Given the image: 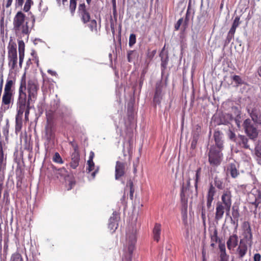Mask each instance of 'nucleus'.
<instances>
[{
  "instance_id": "obj_1",
  "label": "nucleus",
  "mask_w": 261,
  "mask_h": 261,
  "mask_svg": "<svg viewBox=\"0 0 261 261\" xmlns=\"http://www.w3.org/2000/svg\"><path fill=\"white\" fill-rule=\"evenodd\" d=\"M21 88L22 91L27 95V100L34 102L37 99L39 89L37 80L35 79H31L28 81L27 83L25 73H24L20 81L18 89V95H20Z\"/></svg>"
},
{
  "instance_id": "obj_2",
  "label": "nucleus",
  "mask_w": 261,
  "mask_h": 261,
  "mask_svg": "<svg viewBox=\"0 0 261 261\" xmlns=\"http://www.w3.org/2000/svg\"><path fill=\"white\" fill-rule=\"evenodd\" d=\"M221 201H218L216 205L215 216L216 221L221 220L225 212L227 215L229 213L232 205L231 192L228 189L224 190L221 195Z\"/></svg>"
},
{
  "instance_id": "obj_3",
  "label": "nucleus",
  "mask_w": 261,
  "mask_h": 261,
  "mask_svg": "<svg viewBox=\"0 0 261 261\" xmlns=\"http://www.w3.org/2000/svg\"><path fill=\"white\" fill-rule=\"evenodd\" d=\"M136 234V230L133 227L129 228L126 231V245L123 249L122 261H132L133 253L137 241Z\"/></svg>"
},
{
  "instance_id": "obj_4",
  "label": "nucleus",
  "mask_w": 261,
  "mask_h": 261,
  "mask_svg": "<svg viewBox=\"0 0 261 261\" xmlns=\"http://www.w3.org/2000/svg\"><path fill=\"white\" fill-rule=\"evenodd\" d=\"M25 15L21 11L18 12L13 19V30L17 36L28 35L30 33L28 22L25 21Z\"/></svg>"
},
{
  "instance_id": "obj_5",
  "label": "nucleus",
  "mask_w": 261,
  "mask_h": 261,
  "mask_svg": "<svg viewBox=\"0 0 261 261\" xmlns=\"http://www.w3.org/2000/svg\"><path fill=\"white\" fill-rule=\"evenodd\" d=\"M31 103L32 101L27 100V95L24 94L21 88L20 95H18L16 102V114L21 118H22L24 113V116H29ZM33 103L34 102H33Z\"/></svg>"
},
{
  "instance_id": "obj_6",
  "label": "nucleus",
  "mask_w": 261,
  "mask_h": 261,
  "mask_svg": "<svg viewBox=\"0 0 261 261\" xmlns=\"http://www.w3.org/2000/svg\"><path fill=\"white\" fill-rule=\"evenodd\" d=\"M8 66L11 70H16L17 67L18 58L16 44L11 40L8 46Z\"/></svg>"
},
{
  "instance_id": "obj_7",
  "label": "nucleus",
  "mask_w": 261,
  "mask_h": 261,
  "mask_svg": "<svg viewBox=\"0 0 261 261\" xmlns=\"http://www.w3.org/2000/svg\"><path fill=\"white\" fill-rule=\"evenodd\" d=\"M221 150L217 149L215 147H211L208 152V162L211 166L216 167L219 166L221 162L223 156Z\"/></svg>"
},
{
  "instance_id": "obj_8",
  "label": "nucleus",
  "mask_w": 261,
  "mask_h": 261,
  "mask_svg": "<svg viewBox=\"0 0 261 261\" xmlns=\"http://www.w3.org/2000/svg\"><path fill=\"white\" fill-rule=\"evenodd\" d=\"M77 14L81 21L84 23H87L91 19L89 9L86 6L84 1L80 3L77 8Z\"/></svg>"
},
{
  "instance_id": "obj_9",
  "label": "nucleus",
  "mask_w": 261,
  "mask_h": 261,
  "mask_svg": "<svg viewBox=\"0 0 261 261\" xmlns=\"http://www.w3.org/2000/svg\"><path fill=\"white\" fill-rule=\"evenodd\" d=\"M252 119H246L244 120L243 126L245 129L246 134L251 139H254L257 138L258 136V130L252 122Z\"/></svg>"
},
{
  "instance_id": "obj_10",
  "label": "nucleus",
  "mask_w": 261,
  "mask_h": 261,
  "mask_svg": "<svg viewBox=\"0 0 261 261\" xmlns=\"http://www.w3.org/2000/svg\"><path fill=\"white\" fill-rule=\"evenodd\" d=\"M61 111V116L64 118L65 115H67V109L65 107L60 108L58 102H56V106H52V110H49L46 112V117L47 119L48 124L51 123L50 121L53 120L54 113L56 112L57 111Z\"/></svg>"
},
{
  "instance_id": "obj_11",
  "label": "nucleus",
  "mask_w": 261,
  "mask_h": 261,
  "mask_svg": "<svg viewBox=\"0 0 261 261\" xmlns=\"http://www.w3.org/2000/svg\"><path fill=\"white\" fill-rule=\"evenodd\" d=\"M15 93L4 91L2 98V107L5 110H8L12 105L14 100Z\"/></svg>"
},
{
  "instance_id": "obj_12",
  "label": "nucleus",
  "mask_w": 261,
  "mask_h": 261,
  "mask_svg": "<svg viewBox=\"0 0 261 261\" xmlns=\"http://www.w3.org/2000/svg\"><path fill=\"white\" fill-rule=\"evenodd\" d=\"M241 228L243 236L242 240H244L246 242L248 241L251 242L253 236L250 223L248 221L243 222L242 224Z\"/></svg>"
},
{
  "instance_id": "obj_13",
  "label": "nucleus",
  "mask_w": 261,
  "mask_h": 261,
  "mask_svg": "<svg viewBox=\"0 0 261 261\" xmlns=\"http://www.w3.org/2000/svg\"><path fill=\"white\" fill-rule=\"evenodd\" d=\"M245 241L241 239L240 244L236 250V254L238 255V258L242 259L246 254L248 247Z\"/></svg>"
},
{
  "instance_id": "obj_14",
  "label": "nucleus",
  "mask_w": 261,
  "mask_h": 261,
  "mask_svg": "<svg viewBox=\"0 0 261 261\" xmlns=\"http://www.w3.org/2000/svg\"><path fill=\"white\" fill-rule=\"evenodd\" d=\"M216 193L215 187L211 184L206 194V206L210 209L212 206V202L214 199V196Z\"/></svg>"
},
{
  "instance_id": "obj_15",
  "label": "nucleus",
  "mask_w": 261,
  "mask_h": 261,
  "mask_svg": "<svg viewBox=\"0 0 261 261\" xmlns=\"http://www.w3.org/2000/svg\"><path fill=\"white\" fill-rule=\"evenodd\" d=\"M125 163L117 161L115 166V178L118 179L125 174Z\"/></svg>"
},
{
  "instance_id": "obj_16",
  "label": "nucleus",
  "mask_w": 261,
  "mask_h": 261,
  "mask_svg": "<svg viewBox=\"0 0 261 261\" xmlns=\"http://www.w3.org/2000/svg\"><path fill=\"white\" fill-rule=\"evenodd\" d=\"M248 113L255 123L261 125V115L257 109L254 108L251 110L248 109Z\"/></svg>"
},
{
  "instance_id": "obj_17",
  "label": "nucleus",
  "mask_w": 261,
  "mask_h": 261,
  "mask_svg": "<svg viewBox=\"0 0 261 261\" xmlns=\"http://www.w3.org/2000/svg\"><path fill=\"white\" fill-rule=\"evenodd\" d=\"M18 51H19V67L22 68L23 59L24 58L25 44L23 40H18Z\"/></svg>"
},
{
  "instance_id": "obj_18",
  "label": "nucleus",
  "mask_w": 261,
  "mask_h": 261,
  "mask_svg": "<svg viewBox=\"0 0 261 261\" xmlns=\"http://www.w3.org/2000/svg\"><path fill=\"white\" fill-rule=\"evenodd\" d=\"M238 237L237 234L230 236L226 242L228 249L233 250L238 246Z\"/></svg>"
},
{
  "instance_id": "obj_19",
  "label": "nucleus",
  "mask_w": 261,
  "mask_h": 261,
  "mask_svg": "<svg viewBox=\"0 0 261 261\" xmlns=\"http://www.w3.org/2000/svg\"><path fill=\"white\" fill-rule=\"evenodd\" d=\"M162 89L163 85L160 84H156L155 87V94L153 97V102L156 104H160L162 98Z\"/></svg>"
},
{
  "instance_id": "obj_20",
  "label": "nucleus",
  "mask_w": 261,
  "mask_h": 261,
  "mask_svg": "<svg viewBox=\"0 0 261 261\" xmlns=\"http://www.w3.org/2000/svg\"><path fill=\"white\" fill-rule=\"evenodd\" d=\"M16 79L14 77H8L6 80V83L4 87V91L7 92L15 93V85Z\"/></svg>"
},
{
  "instance_id": "obj_21",
  "label": "nucleus",
  "mask_w": 261,
  "mask_h": 261,
  "mask_svg": "<svg viewBox=\"0 0 261 261\" xmlns=\"http://www.w3.org/2000/svg\"><path fill=\"white\" fill-rule=\"evenodd\" d=\"M222 134L219 130H215L214 133V138L216 146L218 150H221L223 148V141L222 137Z\"/></svg>"
},
{
  "instance_id": "obj_22",
  "label": "nucleus",
  "mask_w": 261,
  "mask_h": 261,
  "mask_svg": "<svg viewBox=\"0 0 261 261\" xmlns=\"http://www.w3.org/2000/svg\"><path fill=\"white\" fill-rule=\"evenodd\" d=\"M162 231V225L159 223H155L152 229L153 240L158 242L160 240Z\"/></svg>"
},
{
  "instance_id": "obj_23",
  "label": "nucleus",
  "mask_w": 261,
  "mask_h": 261,
  "mask_svg": "<svg viewBox=\"0 0 261 261\" xmlns=\"http://www.w3.org/2000/svg\"><path fill=\"white\" fill-rule=\"evenodd\" d=\"M118 217L116 215L113 214V216L109 219L108 228L110 230L112 231V232H114L118 228Z\"/></svg>"
},
{
  "instance_id": "obj_24",
  "label": "nucleus",
  "mask_w": 261,
  "mask_h": 261,
  "mask_svg": "<svg viewBox=\"0 0 261 261\" xmlns=\"http://www.w3.org/2000/svg\"><path fill=\"white\" fill-rule=\"evenodd\" d=\"M80 155L78 152L74 151L71 155V161L70 163V167L73 169H75L79 165Z\"/></svg>"
},
{
  "instance_id": "obj_25",
  "label": "nucleus",
  "mask_w": 261,
  "mask_h": 261,
  "mask_svg": "<svg viewBox=\"0 0 261 261\" xmlns=\"http://www.w3.org/2000/svg\"><path fill=\"white\" fill-rule=\"evenodd\" d=\"M219 248L220 250V261H225L226 258H229V256L226 254V247L224 243H220L219 244Z\"/></svg>"
},
{
  "instance_id": "obj_26",
  "label": "nucleus",
  "mask_w": 261,
  "mask_h": 261,
  "mask_svg": "<svg viewBox=\"0 0 261 261\" xmlns=\"http://www.w3.org/2000/svg\"><path fill=\"white\" fill-rule=\"evenodd\" d=\"M227 172L229 173L232 178H236L239 174V172L237 169L236 165L234 163H230L227 169Z\"/></svg>"
},
{
  "instance_id": "obj_27",
  "label": "nucleus",
  "mask_w": 261,
  "mask_h": 261,
  "mask_svg": "<svg viewBox=\"0 0 261 261\" xmlns=\"http://www.w3.org/2000/svg\"><path fill=\"white\" fill-rule=\"evenodd\" d=\"M238 143L240 146L245 149H250V145L248 144V139L245 136L239 135L238 136Z\"/></svg>"
},
{
  "instance_id": "obj_28",
  "label": "nucleus",
  "mask_w": 261,
  "mask_h": 261,
  "mask_svg": "<svg viewBox=\"0 0 261 261\" xmlns=\"http://www.w3.org/2000/svg\"><path fill=\"white\" fill-rule=\"evenodd\" d=\"M202 169L201 167H198L195 171V174L194 177L195 181L194 187L195 190L197 191L198 190V184L200 182L201 180Z\"/></svg>"
},
{
  "instance_id": "obj_29",
  "label": "nucleus",
  "mask_w": 261,
  "mask_h": 261,
  "mask_svg": "<svg viewBox=\"0 0 261 261\" xmlns=\"http://www.w3.org/2000/svg\"><path fill=\"white\" fill-rule=\"evenodd\" d=\"M22 126V118H21L18 115L15 116V132L16 133L19 132Z\"/></svg>"
},
{
  "instance_id": "obj_30",
  "label": "nucleus",
  "mask_w": 261,
  "mask_h": 261,
  "mask_svg": "<svg viewBox=\"0 0 261 261\" xmlns=\"http://www.w3.org/2000/svg\"><path fill=\"white\" fill-rule=\"evenodd\" d=\"M54 173L56 174L57 178H59V176H65L67 174V171L66 168L63 167L59 169L54 168Z\"/></svg>"
},
{
  "instance_id": "obj_31",
  "label": "nucleus",
  "mask_w": 261,
  "mask_h": 261,
  "mask_svg": "<svg viewBox=\"0 0 261 261\" xmlns=\"http://www.w3.org/2000/svg\"><path fill=\"white\" fill-rule=\"evenodd\" d=\"M139 55L135 50H129L127 54V59L128 62H132L133 60L138 57Z\"/></svg>"
},
{
  "instance_id": "obj_32",
  "label": "nucleus",
  "mask_w": 261,
  "mask_h": 261,
  "mask_svg": "<svg viewBox=\"0 0 261 261\" xmlns=\"http://www.w3.org/2000/svg\"><path fill=\"white\" fill-rule=\"evenodd\" d=\"M45 133L48 139H51L54 136L53 126L51 123H49L45 127Z\"/></svg>"
},
{
  "instance_id": "obj_33",
  "label": "nucleus",
  "mask_w": 261,
  "mask_h": 261,
  "mask_svg": "<svg viewBox=\"0 0 261 261\" xmlns=\"http://www.w3.org/2000/svg\"><path fill=\"white\" fill-rule=\"evenodd\" d=\"M256 196H255V200L251 202V204L257 208L258 205L261 203V191L260 190H256Z\"/></svg>"
},
{
  "instance_id": "obj_34",
  "label": "nucleus",
  "mask_w": 261,
  "mask_h": 261,
  "mask_svg": "<svg viewBox=\"0 0 261 261\" xmlns=\"http://www.w3.org/2000/svg\"><path fill=\"white\" fill-rule=\"evenodd\" d=\"M88 22H89L88 27L90 31L97 34L98 32L97 21L95 19H90Z\"/></svg>"
},
{
  "instance_id": "obj_35",
  "label": "nucleus",
  "mask_w": 261,
  "mask_h": 261,
  "mask_svg": "<svg viewBox=\"0 0 261 261\" xmlns=\"http://www.w3.org/2000/svg\"><path fill=\"white\" fill-rule=\"evenodd\" d=\"M214 185L219 190H222L224 188V184L223 181L217 177L214 178Z\"/></svg>"
},
{
  "instance_id": "obj_36",
  "label": "nucleus",
  "mask_w": 261,
  "mask_h": 261,
  "mask_svg": "<svg viewBox=\"0 0 261 261\" xmlns=\"http://www.w3.org/2000/svg\"><path fill=\"white\" fill-rule=\"evenodd\" d=\"M232 216L233 218L234 219L237 220V222L238 221L239 218L240 217V213L239 210L238 208H235L234 207H233L232 208ZM238 226V223L237 222L236 229L237 228Z\"/></svg>"
},
{
  "instance_id": "obj_37",
  "label": "nucleus",
  "mask_w": 261,
  "mask_h": 261,
  "mask_svg": "<svg viewBox=\"0 0 261 261\" xmlns=\"http://www.w3.org/2000/svg\"><path fill=\"white\" fill-rule=\"evenodd\" d=\"M77 0H70L69 10L72 15H73L76 8Z\"/></svg>"
},
{
  "instance_id": "obj_38",
  "label": "nucleus",
  "mask_w": 261,
  "mask_h": 261,
  "mask_svg": "<svg viewBox=\"0 0 261 261\" xmlns=\"http://www.w3.org/2000/svg\"><path fill=\"white\" fill-rule=\"evenodd\" d=\"M211 242H217L219 239L218 236V231L217 228H215L213 232L210 234Z\"/></svg>"
},
{
  "instance_id": "obj_39",
  "label": "nucleus",
  "mask_w": 261,
  "mask_h": 261,
  "mask_svg": "<svg viewBox=\"0 0 261 261\" xmlns=\"http://www.w3.org/2000/svg\"><path fill=\"white\" fill-rule=\"evenodd\" d=\"M11 261H23L21 254L18 252H15L12 254Z\"/></svg>"
},
{
  "instance_id": "obj_40",
  "label": "nucleus",
  "mask_w": 261,
  "mask_h": 261,
  "mask_svg": "<svg viewBox=\"0 0 261 261\" xmlns=\"http://www.w3.org/2000/svg\"><path fill=\"white\" fill-rule=\"evenodd\" d=\"M53 161L57 163L63 164L64 163L61 155L58 152H56L53 156Z\"/></svg>"
},
{
  "instance_id": "obj_41",
  "label": "nucleus",
  "mask_w": 261,
  "mask_h": 261,
  "mask_svg": "<svg viewBox=\"0 0 261 261\" xmlns=\"http://www.w3.org/2000/svg\"><path fill=\"white\" fill-rule=\"evenodd\" d=\"M34 4L32 0H26L24 6L23 7V11L25 12H28L31 7V6Z\"/></svg>"
},
{
  "instance_id": "obj_42",
  "label": "nucleus",
  "mask_w": 261,
  "mask_h": 261,
  "mask_svg": "<svg viewBox=\"0 0 261 261\" xmlns=\"http://www.w3.org/2000/svg\"><path fill=\"white\" fill-rule=\"evenodd\" d=\"M168 62V58L167 56L165 58L161 57V68L162 71H164L166 69Z\"/></svg>"
},
{
  "instance_id": "obj_43",
  "label": "nucleus",
  "mask_w": 261,
  "mask_h": 261,
  "mask_svg": "<svg viewBox=\"0 0 261 261\" xmlns=\"http://www.w3.org/2000/svg\"><path fill=\"white\" fill-rule=\"evenodd\" d=\"M136 42V36L134 34H131L129 37L128 44L130 47L133 46Z\"/></svg>"
},
{
  "instance_id": "obj_44",
  "label": "nucleus",
  "mask_w": 261,
  "mask_h": 261,
  "mask_svg": "<svg viewBox=\"0 0 261 261\" xmlns=\"http://www.w3.org/2000/svg\"><path fill=\"white\" fill-rule=\"evenodd\" d=\"M255 153L257 157L261 158V141H258L257 145L256 146Z\"/></svg>"
},
{
  "instance_id": "obj_45",
  "label": "nucleus",
  "mask_w": 261,
  "mask_h": 261,
  "mask_svg": "<svg viewBox=\"0 0 261 261\" xmlns=\"http://www.w3.org/2000/svg\"><path fill=\"white\" fill-rule=\"evenodd\" d=\"M129 187V197L131 199H133V195L135 191L134 188L133 182L132 180H129L127 184Z\"/></svg>"
},
{
  "instance_id": "obj_46",
  "label": "nucleus",
  "mask_w": 261,
  "mask_h": 261,
  "mask_svg": "<svg viewBox=\"0 0 261 261\" xmlns=\"http://www.w3.org/2000/svg\"><path fill=\"white\" fill-rule=\"evenodd\" d=\"M156 53V50L155 49H154L153 50H150V49H148L147 53V58L149 60H151L155 55Z\"/></svg>"
},
{
  "instance_id": "obj_47",
  "label": "nucleus",
  "mask_w": 261,
  "mask_h": 261,
  "mask_svg": "<svg viewBox=\"0 0 261 261\" xmlns=\"http://www.w3.org/2000/svg\"><path fill=\"white\" fill-rule=\"evenodd\" d=\"M87 171L88 173H90L94 169L95 164L93 161H87Z\"/></svg>"
},
{
  "instance_id": "obj_48",
  "label": "nucleus",
  "mask_w": 261,
  "mask_h": 261,
  "mask_svg": "<svg viewBox=\"0 0 261 261\" xmlns=\"http://www.w3.org/2000/svg\"><path fill=\"white\" fill-rule=\"evenodd\" d=\"M232 80L238 85L243 84L242 80L239 75H235L233 76Z\"/></svg>"
},
{
  "instance_id": "obj_49",
  "label": "nucleus",
  "mask_w": 261,
  "mask_h": 261,
  "mask_svg": "<svg viewBox=\"0 0 261 261\" xmlns=\"http://www.w3.org/2000/svg\"><path fill=\"white\" fill-rule=\"evenodd\" d=\"M240 23V17L237 16L235 17L231 27L237 29V28L239 25Z\"/></svg>"
},
{
  "instance_id": "obj_50",
  "label": "nucleus",
  "mask_w": 261,
  "mask_h": 261,
  "mask_svg": "<svg viewBox=\"0 0 261 261\" xmlns=\"http://www.w3.org/2000/svg\"><path fill=\"white\" fill-rule=\"evenodd\" d=\"M182 22H183L182 18H180V19H179L178 20L177 22L174 25V29L175 31H178L180 27L181 24H182Z\"/></svg>"
},
{
  "instance_id": "obj_51",
  "label": "nucleus",
  "mask_w": 261,
  "mask_h": 261,
  "mask_svg": "<svg viewBox=\"0 0 261 261\" xmlns=\"http://www.w3.org/2000/svg\"><path fill=\"white\" fill-rule=\"evenodd\" d=\"M180 197L182 202L187 203L188 199L186 197L185 193H184V191H180Z\"/></svg>"
},
{
  "instance_id": "obj_52",
  "label": "nucleus",
  "mask_w": 261,
  "mask_h": 261,
  "mask_svg": "<svg viewBox=\"0 0 261 261\" xmlns=\"http://www.w3.org/2000/svg\"><path fill=\"white\" fill-rule=\"evenodd\" d=\"M197 144V138L196 137H194L192 140L191 148L193 149L196 148Z\"/></svg>"
},
{
  "instance_id": "obj_53",
  "label": "nucleus",
  "mask_w": 261,
  "mask_h": 261,
  "mask_svg": "<svg viewBox=\"0 0 261 261\" xmlns=\"http://www.w3.org/2000/svg\"><path fill=\"white\" fill-rule=\"evenodd\" d=\"M228 137L230 140L236 141V134L230 130H229L228 132Z\"/></svg>"
},
{
  "instance_id": "obj_54",
  "label": "nucleus",
  "mask_w": 261,
  "mask_h": 261,
  "mask_svg": "<svg viewBox=\"0 0 261 261\" xmlns=\"http://www.w3.org/2000/svg\"><path fill=\"white\" fill-rule=\"evenodd\" d=\"M24 3L23 0H15V7L19 8L21 7Z\"/></svg>"
},
{
  "instance_id": "obj_55",
  "label": "nucleus",
  "mask_w": 261,
  "mask_h": 261,
  "mask_svg": "<svg viewBox=\"0 0 261 261\" xmlns=\"http://www.w3.org/2000/svg\"><path fill=\"white\" fill-rule=\"evenodd\" d=\"M190 186V179H189V180H188V182H187V187H186L183 185L181 188L180 191H184V193H185L188 189Z\"/></svg>"
},
{
  "instance_id": "obj_56",
  "label": "nucleus",
  "mask_w": 261,
  "mask_h": 261,
  "mask_svg": "<svg viewBox=\"0 0 261 261\" xmlns=\"http://www.w3.org/2000/svg\"><path fill=\"white\" fill-rule=\"evenodd\" d=\"M261 259V255L259 253H255L253 256V260L254 261H260Z\"/></svg>"
},
{
  "instance_id": "obj_57",
  "label": "nucleus",
  "mask_w": 261,
  "mask_h": 261,
  "mask_svg": "<svg viewBox=\"0 0 261 261\" xmlns=\"http://www.w3.org/2000/svg\"><path fill=\"white\" fill-rule=\"evenodd\" d=\"M247 185H241L238 186V188L239 190L242 191L244 194L246 193V188L247 187Z\"/></svg>"
},
{
  "instance_id": "obj_58",
  "label": "nucleus",
  "mask_w": 261,
  "mask_h": 261,
  "mask_svg": "<svg viewBox=\"0 0 261 261\" xmlns=\"http://www.w3.org/2000/svg\"><path fill=\"white\" fill-rule=\"evenodd\" d=\"M233 38V36H232L229 34H228L227 37H226V42L227 43H229Z\"/></svg>"
},
{
  "instance_id": "obj_59",
  "label": "nucleus",
  "mask_w": 261,
  "mask_h": 261,
  "mask_svg": "<svg viewBox=\"0 0 261 261\" xmlns=\"http://www.w3.org/2000/svg\"><path fill=\"white\" fill-rule=\"evenodd\" d=\"M236 29H235L233 27H231V28H230V30H229V31L228 34H230V35H231L234 36V33L236 32Z\"/></svg>"
},
{
  "instance_id": "obj_60",
  "label": "nucleus",
  "mask_w": 261,
  "mask_h": 261,
  "mask_svg": "<svg viewBox=\"0 0 261 261\" xmlns=\"http://www.w3.org/2000/svg\"><path fill=\"white\" fill-rule=\"evenodd\" d=\"M94 157V153L93 151H91L88 161H93V158Z\"/></svg>"
},
{
  "instance_id": "obj_61",
  "label": "nucleus",
  "mask_w": 261,
  "mask_h": 261,
  "mask_svg": "<svg viewBox=\"0 0 261 261\" xmlns=\"http://www.w3.org/2000/svg\"><path fill=\"white\" fill-rule=\"evenodd\" d=\"M47 72L53 76H55L57 75V73L55 71H53L51 69H48L47 70Z\"/></svg>"
},
{
  "instance_id": "obj_62",
  "label": "nucleus",
  "mask_w": 261,
  "mask_h": 261,
  "mask_svg": "<svg viewBox=\"0 0 261 261\" xmlns=\"http://www.w3.org/2000/svg\"><path fill=\"white\" fill-rule=\"evenodd\" d=\"M13 0H8L6 5V8H9L12 5Z\"/></svg>"
},
{
  "instance_id": "obj_63",
  "label": "nucleus",
  "mask_w": 261,
  "mask_h": 261,
  "mask_svg": "<svg viewBox=\"0 0 261 261\" xmlns=\"http://www.w3.org/2000/svg\"><path fill=\"white\" fill-rule=\"evenodd\" d=\"M125 199H126L125 193H124L121 199V202H122V203L123 204H125L126 203Z\"/></svg>"
},
{
  "instance_id": "obj_64",
  "label": "nucleus",
  "mask_w": 261,
  "mask_h": 261,
  "mask_svg": "<svg viewBox=\"0 0 261 261\" xmlns=\"http://www.w3.org/2000/svg\"><path fill=\"white\" fill-rule=\"evenodd\" d=\"M113 13L114 15L115 16V15H116V13H117L116 4H113Z\"/></svg>"
}]
</instances>
